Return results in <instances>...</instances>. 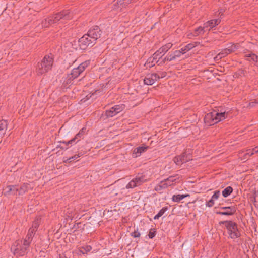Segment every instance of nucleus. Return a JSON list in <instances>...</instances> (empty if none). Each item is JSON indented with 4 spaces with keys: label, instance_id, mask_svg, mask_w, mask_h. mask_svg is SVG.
<instances>
[{
    "label": "nucleus",
    "instance_id": "34",
    "mask_svg": "<svg viewBox=\"0 0 258 258\" xmlns=\"http://www.w3.org/2000/svg\"><path fill=\"white\" fill-rule=\"evenodd\" d=\"M195 45L193 43H189L184 47H182L181 49L183 53H186L187 51L190 50L195 47Z\"/></svg>",
    "mask_w": 258,
    "mask_h": 258
},
{
    "label": "nucleus",
    "instance_id": "40",
    "mask_svg": "<svg viewBox=\"0 0 258 258\" xmlns=\"http://www.w3.org/2000/svg\"><path fill=\"white\" fill-rule=\"evenodd\" d=\"M156 234V229H151L150 230L148 235L149 238L152 239L155 236Z\"/></svg>",
    "mask_w": 258,
    "mask_h": 258
},
{
    "label": "nucleus",
    "instance_id": "42",
    "mask_svg": "<svg viewBox=\"0 0 258 258\" xmlns=\"http://www.w3.org/2000/svg\"><path fill=\"white\" fill-rule=\"evenodd\" d=\"M220 195V190H216L213 196H212V199H214V200L218 199V198L219 197Z\"/></svg>",
    "mask_w": 258,
    "mask_h": 258
},
{
    "label": "nucleus",
    "instance_id": "26",
    "mask_svg": "<svg viewBox=\"0 0 258 258\" xmlns=\"http://www.w3.org/2000/svg\"><path fill=\"white\" fill-rule=\"evenodd\" d=\"M189 194H183V195H174L172 197V200L175 202H179L181 200L186 197H189Z\"/></svg>",
    "mask_w": 258,
    "mask_h": 258
},
{
    "label": "nucleus",
    "instance_id": "41",
    "mask_svg": "<svg viewBox=\"0 0 258 258\" xmlns=\"http://www.w3.org/2000/svg\"><path fill=\"white\" fill-rule=\"evenodd\" d=\"M130 235L132 237H133L134 238H139L141 236V234L138 231V229L135 230L133 232L131 233Z\"/></svg>",
    "mask_w": 258,
    "mask_h": 258
},
{
    "label": "nucleus",
    "instance_id": "28",
    "mask_svg": "<svg viewBox=\"0 0 258 258\" xmlns=\"http://www.w3.org/2000/svg\"><path fill=\"white\" fill-rule=\"evenodd\" d=\"M250 201L254 203L255 207L258 209V191H255L250 197Z\"/></svg>",
    "mask_w": 258,
    "mask_h": 258
},
{
    "label": "nucleus",
    "instance_id": "3",
    "mask_svg": "<svg viewBox=\"0 0 258 258\" xmlns=\"http://www.w3.org/2000/svg\"><path fill=\"white\" fill-rule=\"evenodd\" d=\"M220 225H224L229 237L235 239L240 237V233L238 229L237 224L231 220L222 221L219 222Z\"/></svg>",
    "mask_w": 258,
    "mask_h": 258
},
{
    "label": "nucleus",
    "instance_id": "2",
    "mask_svg": "<svg viewBox=\"0 0 258 258\" xmlns=\"http://www.w3.org/2000/svg\"><path fill=\"white\" fill-rule=\"evenodd\" d=\"M228 112H219V110H213L207 113L204 118L205 123L208 126H211L227 118Z\"/></svg>",
    "mask_w": 258,
    "mask_h": 258
},
{
    "label": "nucleus",
    "instance_id": "43",
    "mask_svg": "<svg viewBox=\"0 0 258 258\" xmlns=\"http://www.w3.org/2000/svg\"><path fill=\"white\" fill-rule=\"evenodd\" d=\"M214 200L213 199H211L210 200H209L208 202L206 203V206L208 207H212L214 205Z\"/></svg>",
    "mask_w": 258,
    "mask_h": 258
},
{
    "label": "nucleus",
    "instance_id": "56",
    "mask_svg": "<svg viewBox=\"0 0 258 258\" xmlns=\"http://www.w3.org/2000/svg\"><path fill=\"white\" fill-rule=\"evenodd\" d=\"M256 104L255 102H251L249 103V105L250 107H253L255 106V104Z\"/></svg>",
    "mask_w": 258,
    "mask_h": 258
},
{
    "label": "nucleus",
    "instance_id": "8",
    "mask_svg": "<svg viewBox=\"0 0 258 258\" xmlns=\"http://www.w3.org/2000/svg\"><path fill=\"white\" fill-rule=\"evenodd\" d=\"M90 64V60H86L81 63L77 68H74L68 75V80H74L77 78Z\"/></svg>",
    "mask_w": 258,
    "mask_h": 258
},
{
    "label": "nucleus",
    "instance_id": "30",
    "mask_svg": "<svg viewBox=\"0 0 258 258\" xmlns=\"http://www.w3.org/2000/svg\"><path fill=\"white\" fill-rule=\"evenodd\" d=\"M233 191V188L231 186H227L222 192V196L224 198L229 196Z\"/></svg>",
    "mask_w": 258,
    "mask_h": 258
},
{
    "label": "nucleus",
    "instance_id": "18",
    "mask_svg": "<svg viewBox=\"0 0 258 258\" xmlns=\"http://www.w3.org/2000/svg\"><path fill=\"white\" fill-rule=\"evenodd\" d=\"M182 162L186 163L187 162L192 160V152L189 149L186 150L181 155Z\"/></svg>",
    "mask_w": 258,
    "mask_h": 258
},
{
    "label": "nucleus",
    "instance_id": "51",
    "mask_svg": "<svg viewBox=\"0 0 258 258\" xmlns=\"http://www.w3.org/2000/svg\"><path fill=\"white\" fill-rule=\"evenodd\" d=\"M73 158H72V157H70L69 158L67 159L66 161H64V162L66 163H71L73 161H74V159H73Z\"/></svg>",
    "mask_w": 258,
    "mask_h": 258
},
{
    "label": "nucleus",
    "instance_id": "6",
    "mask_svg": "<svg viewBox=\"0 0 258 258\" xmlns=\"http://www.w3.org/2000/svg\"><path fill=\"white\" fill-rule=\"evenodd\" d=\"M28 247L22 244V240H17L12 245L11 251L14 255L22 256L24 255Z\"/></svg>",
    "mask_w": 258,
    "mask_h": 258
},
{
    "label": "nucleus",
    "instance_id": "58",
    "mask_svg": "<svg viewBox=\"0 0 258 258\" xmlns=\"http://www.w3.org/2000/svg\"><path fill=\"white\" fill-rule=\"evenodd\" d=\"M73 80H71L70 81L68 80V76L67 77V80H66V84H69L71 83V82Z\"/></svg>",
    "mask_w": 258,
    "mask_h": 258
},
{
    "label": "nucleus",
    "instance_id": "21",
    "mask_svg": "<svg viewBox=\"0 0 258 258\" xmlns=\"http://www.w3.org/2000/svg\"><path fill=\"white\" fill-rule=\"evenodd\" d=\"M104 93L103 89L102 88L97 89L92 91V93H89L87 95L88 99L92 97V99H95L97 96H100Z\"/></svg>",
    "mask_w": 258,
    "mask_h": 258
},
{
    "label": "nucleus",
    "instance_id": "12",
    "mask_svg": "<svg viewBox=\"0 0 258 258\" xmlns=\"http://www.w3.org/2000/svg\"><path fill=\"white\" fill-rule=\"evenodd\" d=\"M219 209L223 211H217L216 214L220 215L232 216L236 212L237 208L234 206L228 207H220Z\"/></svg>",
    "mask_w": 258,
    "mask_h": 258
},
{
    "label": "nucleus",
    "instance_id": "63",
    "mask_svg": "<svg viewBox=\"0 0 258 258\" xmlns=\"http://www.w3.org/2000/svg\"><path fill=\"white\" fill-rule=\"evenodd\" d=\"M61 149H64V148L63 147H61Z\"/></svg>",
    "mask_w": 258,
    "mask_h": 258
},
{
    "label": "nucleus",
    "instance_id": "19",
    "mask_svg": "<svg viewBox=\"0 0 258 258\" xmlns=\"http://www.w3.org/2000/svg\"><path fill=\"white\" fill-rule=\"evenodd\" d=\"M180 177L178 175L170 176L168 178L164 180L166 183L169 184V186L173 185V182L176 183L179 181Z\"/></svg>",
    "mask_w": 258,
    "mask_h": 258
},
{
    "label": "nucleus",
    "instance_id": "24",
    "mask_svg": "<svg viewBox=\"0 0 258 258\" xmlns=\"http://www.w3.org/2000/svg\"><path fill=\"white\" fill-rule=\"evenodd\" d=\"M30 186V184L27 183H23L21 187L19 188V190L18 191V195L22 196L25 194L26 192L28 191V188Z\"/></svg>",
    "mask_w": 258,
    "mask_h": 258
},
{
    "label": "nucleus",
    "instance_id": "33",
    "mask_svg": "<svg viewBox=\"0 0 258 258\" xmlns=\"http://www.w3.org/2000/svg\"><path fill=\"white\" fill-rule=\"evenodd\" d=\"M92 249V247L90 245H86L84 247H82L79 250L80 252L83 254H87L88 252H90Z\"/></svg>",
    "mask_w": 258,
    "mask_h": 258
},
{
    "label": "nucleus",
    "instance_id": "39",
    "mask_svg": "<svg viewBox=\"0 0 258 258\" xmlns=\"http://www.w3.org/2000/svg\"><path fill=\"white\" fill-rule=\"evenodd\" d=\"M244 70L242 69H239L238 71L235 72L233 75L234 78H237L242 75H244Z\"/></svg>",
    "mask_w": 258,
    "mask_h": 258
},
{
    "label": "nucleus",
    "instance_id": "44",
    "mask_svg": "<svg viewBox=\"0 0 258 258\" xmlns=\"http://www.w3.org/2000/svg\"><path fill=\"white\" fill-rule=\"evenodd\" d=\"M173 52V55L175 56L176 57H179L182 54H184L182 51L181 49L180 50H175Z\"/></svg>",
    "mask_w": 258,
    "mask_h": 258
},
{
    "label": "nucleus",
    "instance_id": "25",
    "mask_svg": "<svg viewBox=\"0 0 258 258\" xmlns=\"http://www.w3.org/2000/svg\"><path fill=\"white\" fill-rule=\"evenodd\" d=\"M40 222L41 218L39 216L37 217L33 221L32 227L30 228V229L33 230V231L36 232L40 225Z\"/></svg>",
    "mask_w": 258,
    "mask_h": 258
},
{
    "label": "nucleus",
    "instance_id": "22",
    "mask_svg": "<svg viewBox=\"0 0 258 258\" xmlns=\"http://www.w3.org/2000/svg\"><path fill=\"white\" fill-rule=\"evenodd\" d=\"M169 186V184H167L164 180L160 182V183L155 187V190L158 192L159 193H161L163 189H166Z\"/></svg>",
    "mask_w": 258,
    "mask_h": 258
},
{
    "label": "nucleus",
    "instance_id": "31",
    "mask_svg": "<svg viewBox=\"0 0 258 258\" xmlns=\"http://www.w3.org/2000/svg\"><path fill=\"white\" fill-rule=\"evenodd\" d=\"M204 27L206 30L210 31L211 29L215 27V25L214 23L213 22L212 20L208 21L204 24Z\"/></svg>",
    "mask_w": 258,
    "mask_h": 258
},
{
    "label": "nucleus",
    "instance_id": "52",
    "mask_svg": "<svg viewBox=\"0 0 258 258\" xmlns=\"http://www.w3.org/2000/svg\"><path fill=\"white\" fill-rule=\"evenodd\" d=\"M165 72H161L160 75L159 74V79L164 78L165 76Z\"/></svg>",
    "mask_w": 258,
    "mask_h": 258
},
{
    "label": "nucleus",
    "instance_id": "16",
    "mask_svg": "<svg viewBox=\"0 0 258 258\" xmlns=\"http://www.w3.org/2000/svg\"><path fill=\"white\" fill-rule=\"evenodd\" d=\"M148 148V146H146L145 145H143L136 148L132 153V157L133 158L139 157L142 153L146 152Z\"/></svg>",
    "mask_w": 258,
    "mask_h": 258
},
{
    "label": "nucleus",
    "instance_id": "35",
    "mask_svg": "<svg viewBox=\"0 0 258 258\" xmlns=\"http://www.w3.org/2000/svg\"><path fill=\"white\" fill-rule=\"evenodd\" d=\"M118 6V8H120L121 9L122 8H125L124 6V0H117L116 2L114 4V9H116V7Z\"/></svg>",
    "mask_w": 258,
    "mask_h": 258
},
{
    "label": "nucleus",
    "instance_id": "10",
    "mask_svg": "<svg viewBox=\"0 0 258 258\" xmlns=\"http://www.w3.org/2000/svg\"><path fill=\"white\" fill-rule=\"evenodd\" d=\"M86 132V128L83 127L81 130H80L78 133H77L74 138H72L71 140L69 141H61V143L64 144L66 146L69 145V144H75L79 142L81 139H83L85 133Z\"/></svg>",
    "mask_w": 258,
    "mask_h": 258
},
{
    "label": "nucleus",
    "instance_id": "54",
    "mask_svg": "<svg viewBox=\"0 0 258 258\" xmlns=\"http://www.w3.org/2000/svg\"><path fill=\"white\" fill-rule=\"evenodd\" d=\"M162 61L163 63H165L166 61H169V57L168 56H166Z\"/></svg>",
    "mask_w": 258,
    "mask_h": 258
},
{
    "label": "nucleus",
    "instance_id": "20",
    "mask_svg": "<svg viewBox=\"0 0 258 258\" xmlns=\"http://www.w3.org/2000/svg\"><path fill=\"white\" fill-rule=\"evenodd\" d=\"M206 30L204 27L199 26V27L195 29L193 32L191 33L188 35L189 36H198L200 35L203 34Z\"/></svg>",
    "mask_w": 258,
    "mask_h": 258
},
{
    "label": "nucleus",
    "instance_id": "46",
    "mask_svg": "<svg viewBox=\"0 0 258 258\" xmlns=\"http://www.w3.org/2000/svg\"><path fill=\"white\" fill-rule=\"evenodd\" d=\"M174 52H172V53H168V55H169V61H172L173 60H174L176 57H175V56H174Z\"/></svg>",
    "mask_w": 258,
    "mask_h": 258
},
{
    "label": "nucleus",
    "instance_id": "1",
    "mask_svg": "<svg viewBox=\"0 0 258 258\" xmlns=\"http://www.w3.org/2000/svg\"><path fill=\"white\" fill-rule=\"evenodd\" d=\"M73 13L69 10H64L51 16L42 21V27L47 28L50 25L55 24L61 20H68L72 19Z\"/></svg>",
    "mask_w": 258,
    "mask_h": 258
},
{
    "label": "nucleus",
    "instance_id": "27",
    "mask_svg": "<svg viewBox=\"0 0 258 258\" xmlns=\"http://www.w3.org/2000/svg\"><path fill=\"white\" fill-rule=\"evenodd\" d=\"M8 121L2 119L0 120V133L5 135L8 127Z\"/></svg>",
    "mask_w": 258,
    "mask_h": 258
},
{
    "label": "nucleus",
    "instance_id": "62",
    "mask_svg": "<svg viewBox=\"0 0 258 258\" xmlns=\"http://www.w3.org/2000/svg\"><path fill=\"white\" fill-rule=\"evenodd\" d=\"M221 13H223V11H222V10H221V11L220 12L219 14H221Z\"/></svg>",
    "mask_w": 258,
    "mask_h": 258
},
{
    "label": "nucleus",
    "instance_id": "48",
    "mask_svg": "<svg viewBox=\"0 0 258 258\" xmlns=\"http://www.w3.org/2000/svg\"><path fill=\"white\" fill-rule=\"evenodd\" d=\"M81 224V222H79V223H77L76 224H75L74 226H73V228H74V229H79L80 228V225Z\"/></svg>",
    "mask_w": 258,
    "mask_h": 258
},
{
    "label": "nucleus",
    "instance_id": "11",
    "mask_svg": "<svg viewBox=\"0 0 258 258\" xmlns=\"http://www.w3.org/2000/svg\"><path fill=\"white\" fill-rule=\"evenodd\" d=\"M88 35L91 38L95 39V41L96 42L97 39L100 38L102 34V31L100 27L98 26H94L88 31Z\"/></svg>",
    "mask_w": 258,
    "mask_h": 258
},
{
    "label": "nucleus",
    "instance_id": "47",
    "mask_svg": "<svg viewBox=\"0 0 258 258\" xmlns=\"http://www.w3.org/2000/svg\"><path fill=\"white\" fill-rule=\"evenodd\" d=\"M212 21H213V22L214 23L215 26H216L217 25H218L219 24H220V23L221 22V20L220 19H213Z\"/></svg>",
    "mask_w": 258,
    "mask_h": 258
},
{
    "label": "nucleus",
    "instance_id": "38",
    "mask_svg": "<svg viewBox=\"0 0 258 258\" xmlns=\"http://www.w3.org/2000/svg\"><path fill=\"white\" fill-rule=\"evenodd\" d=\"M174 162L176 165H180L182 164L183 163H184V162H182V159L181 158V155L176 156L174 159Z\"/></svg>",
    "mask_w": 258,
    "mask_h": 258
},
{
    "label": "nucleus",
    "instance_id": "49",
    "mask_svg": "<svg viewBox=\"0 0 258 258\" xmlns=\"http://www.w3.org/2000/svg\"><path fill=\"white\" fill-rule=\"evenodd\" d=\"M132 0H124V6L125 7L131 3Z\"/></svg>",
    "mask_w": 258,
    "mask_h": 258
},
{
    "label": "nucleus",
    "instance_id": "7",
    "mask_svg": "<svg viewBox=\"0 0 258 258\" xmlns=\"http://www.w3.org/2000/svg\"><path fill=\"white\" fill-rule=\"evenodd\" d=\"M89 36L87 33L79 39V46L81 49L86 50L87 47H92L96 43L95 39Z\"/></svg>",
    "mask_w": 258,
    "mask_h": 258
},
{
    "label": "nucleus",
    "instance_id": "23",
    "mask_svg": "<svg viewBox=\"0 0 258 258\" xmlns=\"http://www.w3.org/2000/svg\"><path fill=\"white\" fill-rule=\"evenodd\" d=\"M244 56L247 57V58L246 59V60L249 61H252L255 62L256 64L258 65V56L255 54L250 53L248 54H245Z\"/></svg>",
    "mask_w": 258,
    "mask_h": 258
},
{
    "label": "nucleus",
    "instance_id": "55",
    "mask_svg": "<svg viewBox=\"0 0 258 258\" xmlns=\"http://www.w3.org/2000/svg\"><path fill=\"white\" fill-rule=\"evenodd\" d=\"M252 150L253 152H254V154L258 153V146L255 147V148L252 149Z\"/></svg>",
    "mask_w": 258,
    "mask_h": 258
},
{
    "label": "nucleus",
    "instance_id": "50",
    "mask_svg": "<svg viewBox=\"0 0 258 258\" xmlns=\"http://www.w3.org/2000/svg\"><path fill=\"white\" fill-rule=\"evenodd\" d=\"M73 158H72V157H70L69 158L67 159L66 161H64V162L66 163H71L73 161H74V159H73Z\"/></svg>",
    "mask_w": 258,
    "mask_h": 258
},
{
    "label": "nucleus",
    "instance_id": "13",
    "mask_svg": "<svg viewBox=\"0 0 258 258\" xmlns=\"http://www.w3.org/2000/svg\"><path fill=\"white\" fill-rule=\"evenodd\" d=\"M19 190L18 186L17 185H8L3 189V195L5 196L10 195L17 196Z\"/></svg>",
    "mask_w": 258,
    "mask_h": 258
},
{
    "label": "nucleus",
    "instance_id": "60",
    "mask_svg": "<svg viewBox=\"0 0 258 258\" xmlns=\"http://www.w3.org/2000/svg\"><path fill=\"white\" fill-rule=\"evenodd\" d=\"M59 258H66V257L64 255H59Z\"/></svg>",
    "mask_w": 258,
    "mask_h": 258
},
{
    "label": "nucleus",
    "instance_id": "45",
    "mask_svg": "<svg viewBox=\"0 0 258 258\" xmlns=\"http://www.w3.org/2000/svg\"><path fill=\"white\" fill-rule=\"evenodd\" d=\"M223 57H224V56H223L221 52H220L214 57V59L215 60H219Z\"/></svg>",
    "mask_w": 258,
    "mask_h": 258
},
{
    "label": "nucleus",
    "instance_id": "61",
    "mask_svg": "<svg viewBox=\"0 0 258 258\" xmlns=\"http://www.w3.org/2000/svg\"><path fill=\"white\" fill-rule=\"evenodd\" d=\"M77 155H80V157L82 156L83 154L82 153V152H80L78 154H77Z\"/></svg>",
    "mask_w": 258,
    "mask_h": 258
},
{
    "label": "nucleus",
    "instance_id": "57",
    "mask_svg": "<svg viewBox=\"0 0 258 258\" xmlns=\"http://www.w3.org/2000/svg\"><path fill=\"white\" fill-rule=\"evenodd\" d=\"M72 157V158H73V159H74V160H76L78 158L80 157V155H77V154H76L74 156H73Z\"/></svg>",
    "mask_w": 258,
    "mask_h": 258
},
{
    "label": "nucleus",
    "instance_id": "29",
    "mask_svg": "<svg viewBox=\"0 0 258 258\" xmlns=\"http://www.w3.org/2000/svg\"><path fill=\"white\" fill-rule=\"evenodd\" d=\"M168 207L167 206L163 207L158 213L157 214H156L154 217V219L156 220L158 219L160 217L163 216L164 214L168 210Z\"/></svg>",
    "mask_w": 258,
    "mask_h": 258
},
{
    "label": "nucleus",
    "instance_id": "32",
    "mask_svg": "<svg viewBox=\"0 0 258 258\" xmlns=\"http://www.w3.org/2000/svg\"><path fill=\"white\" fill-rule=\"evenodd\" d=\"M105 114L107 118L113 117L117 114L116 110L115 111V110L111 107L110 109L105 111Z\"/></svg>",
    "mask_w": 258,
    "mask_h": 258
},
{
    "label": "nucleus",
    "instance_id": "14",
    "mask_svg": "<svg viewBox=\"0 0 258 258\" xmlns=\"http://www.w3.org/2000/svg\"><path fill=\"white\" fill-rule=\"evenodd\" d=\"M159 79V74L157 73L149 74L146 75L144 79V83L147 85H151L156 81Z\"/></svg>",
    "mask_w": 258,
    "mask_h": 258
},
{
    "label": "nucleus",
    "instance_id": "36",
    "mask_svg": "<svg viewBox=\"0 0 258 258\" xmlns=\"http://www.w3.org/2000/svg\"><path fill=\"white\" fill-rule=\"evenodd\" d=\"M113 109L116 110V114L120 112L124 108V105H116L112 107Z\"/></svg>",
    "mask_w": 258,
    "mask_h": 258
},
{
    "label": "nucleus",
    "instance_id": "5",
    "mask_svg": "<svg viewBox=\"0 0 258 258\" xmlns=\"http://www.w3.org/2000/svg\"><path fill=\"white\" fill-rule=\"evenodd\" d=\"M53 59L49 56L46 55L37 66V72L38 74L42 75L51 69Z\"/></svg>",
    "mask_w": 258,
    "mask_h": 258
},
{
    "label": "nucleus",
    "instance_id": "59",
    "mask_svg": "<svg viewBox=\"0 0 258 258\" xmlns=\"http://www.w3.org/2000/svg\"><path fill=\"white\" fill-rule=\"evenodd\" d=\"M4 135V134L0 133V142H1V138L3 137Z\"/></svg>",
    "mask_w": 258,
    "mask_h": 258
},
{
    "label": "nucleus",
    "instance_id": "15",
    "mask_svg": "<svg viewBox=\"0 0 258 258\" xmlns=\"http://www.w3.org/2000/svg\"><path fill=\"white\" fill-rule=\"evenodd\" d=\"M238 48L237 44H229L228 45L227 48L222 50L221 52L224 57L227 56L228 54L234 52Z\"/></svg>",
    "mask_w": 258,
    "mask_h": 258
},
{
    "label": "nucleus",
    "instance_id": "9",
    "mask_svg": "<svg viewBox=\"0 0 258 258\" xmlns=\"http://www.w3.org/2000/svg\"><path fill=\"white\" fill-rule=\"evenodd\" d=\"M147 181V179L145 175L143 173L138 174L135 178L130 181L125 187L126 189L134 188L140 186Z\"/></svg>",
    "mask_w": 258,
    "mask_h": 258
},
{
    "label": "nucleus",
    "instance_id": "37",
    "mask_svg": "<svg viewBox=\"0 0 258 258\" xmlns=\"http://www.w3.org/2000/svg\"><path fill=\"white\" fill-rule=\"evenodd\" d=\"M253 154L254 152L252 149H248L246 150V153L243 156V159H247Z\"/></svg>",
    "mask_w": 258,
    "mask_h": 258
},
{
    "label": "nucleus",
    "instance_id": "53",
    "mask_svg": "<svg viewBox=\"0 0 258 258\" xmlns=\"http://www.w3.org/2000/svg\"><path fill=\"white\" fill-rule=\"evenodd\" d=\"M155 63L158 64V65H159V66H161V65H162V64H164V63H163L162 61H161L159 62V59H158V60L157 59L156 60H155Z\"/></svg>",
    "mask_w": 258,
    "mask_h": 258
},
{
    "label": "nucleus",
    "instance_id": "17",
    "mask_svg": "<svg viewBox=\"0 0 258 258\" xmlns=\"http://www.w3.org/2000/svg\"><path fill=\"white\" fill-rule=\"evenodd\" d=\"M35 232H36L33 231V230H32L30 229H29L28 233L25 240L23 241L24 245L27 246V247H29V246L32 241V238L33 236H34V235L35 234Z\"/></svg>",
    "mask_w": 258,
    "mask_h": 258
},
{
    "label": "nucleus",
    "instance_id": "4",
    "mask_svg": "<svg viewBox=\"0 0 258 258\" xmlns=\"http://www.w3.org/2000/svg\"><path fill=\"white\" fill-rule=\"evenodd\" d=\"M172 46L171 43H167L159 50H157L153 55L149 57L147 61V64L148 67L151 68L155 66V61L157 59H160Z\"/></svg>",
    "mask_w": 258,
    "mask_h": 258
}]
</instances>
